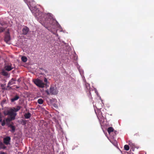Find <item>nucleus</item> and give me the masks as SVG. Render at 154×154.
<instances>
[{
	"mask_svg": "<svg viewBox=\"0 0 154 154\" xmlns=\"http://www.w3.org/2000/svg\"><path fill=\"white\" fill-rule=\"evenodd\" d=\"M20 109V106H18L16 108H14L13 109H10L7 112H4L5 115H8L10 116L9 118L6 119V121L7 122H8L14 119L16 115L15 112L18 111Z\"/></svg>",
	"mask_w": 154,
	"mask_h": 154,
	"instance_id": "1",
	"label": "nucleus"
},
{
	"mask_svg": "<svg viewBox=\"0 0 154 154\" xmlns=\"http://www.w3.org/2000/svg\"><path fill=\"white\" fill-rule=\"evenodd\" d=\"M46 93L48 94H56L58 93V91L55 87L51 86L50 88V91L48 90H47L45 91Z\"/></svg>",
	"mask_w": 154,
	"mask_h": 154,
	"instance_id": "2",
	"label": "nucleus"
},
{
	"mask_svg": "<svg viewBox=\"0 0 154 154\" xmlns=\"http://www.w3.org/2000/svg\"><path fill=\"white\" fill-rule=\"evenodd\" d=\"M34 83L39 87L43 88L45 87V84L42 80L38 79H37L33 80Z\"/></svg>",
	"mask_w": 154,
	"mask_h": 154,
	"instance_id": "3",
	"label": "nucleus"
},
{
	"mask_svg": "<svg viewBox=\"0 0 154 154\" xmlns=\"http://www.w3.org/2000/svg\"><path fill=\"white\" fill-rule=\"evenodd\" d=\"M10 140L11 138L10 137H5L4 139V143L6 145H8L9 144Z\"/></svg>",
	"mask_w": 154,
	"mask_h": 154,
	"instance_id": "4",
	"label": "nucleus"
},
{
	"mask_svg": "<svg viewBox=\"0 0 154 154\" xmlns=\"http://www.w3.org/2000/svg\"><path fill=\"white\" fill-rule=\"evenodd\" d=\"M13 68V67L10 65H6L5 67V70L8 71H10Z\"/></svg>",
	"mask_w": 154,
	"mask_h": 154,
	"instance_id": "5",
	"label": "nucleus"
},
{
	"mask_svg": "<svg viewBox=\"0 0 154 154\" xmlns=\"http://www.w3.org/2000/svg\"><path fill=\"white\" fill-rule=\"evenodd\" d=\"M29 31V29L26 27H24L22 29L23 34L24 35H26Z\"/></svg>",
	"mask_w": 154,
	"mask_h": 154,
	"instance_id": "6",
	"label": "nucleus"
},
{
	"mask_svg": "<svg viewBox=\"0 0 154 154\" xmlns=\"http://www.w3.org/2000/svg\"><path fill=\"white\" fill-rule=\"evenodd\" d=\"M10 39V38L9 33H7L6 35L5 38V41L8 43Z\"/></svg>",
	"mask_w": 154,
	"mask_h": 154,
	"instance_id": "7",
	"label": "nucleus"
},
{
	"mask_svg": "<svg viewBox=\"0 0 154 154\" xmlns=\"http://www.w3.org/2000/svg\"><path fill=\"white\" fill-rule=\"evenodd\" d=\"M15 80L14 79H12L9 82L8 84V87H9L10 85L14 84H15Z\"/></svg>",
	"mask_w": 154,
	"mask_h": 154,
	"instance_id": "8",
	"label": "nucleus"
},
{
	"mask_svg": "<svg viewBox=\"0 0 154 154\" xmlns=\"http://www.w3.org/2000/svg\"><path fill=\"white\" fill-rule=\"evenodd\" d=\"M30 10H31V11L32 12V13H34L35 14H36V16L37 15V14H36V12H35L36 8L35 7H34V8L32 7L31 8H30ZM37 10V9H36V11Z\"/></svg>",
	"mask_w": 154,
	"mask_h": 154,
	"instance_id": "9",
	"label": "nucleus"
},
{
	"mask_svg": "<svg viewBox=\"0 0 154 154\" xmlns=\"http://www.w3.org/2000/svg\"><path fill=\"white\" fill-rule=\"evenodd\" d=\"M19 98V97L18 96L16 95L11 99V101L12 102H13L14 101L17 100Z\"/></svg>",
	"mask_w": 154,
	"mask_h": 154,
	"instance_id": "10",
	"label": "nucleus"
},
{
	"mask_svg": "<svg viewBox=\"0 0 154 154\" xmlns=\"http://www.w3.org/2000/svg\"><path fill=\"white\" fill-rule=\"evenodd\" d=\"M24 116L26 119H29L31 116V114L29 113H27L25 114L24 115Z\"/></svg>",
	"mask_w": 154,
	"mask_h": 154,
	"instance_id": "11",
	"label": "nucleus"
},
{
	"mask_svg": "<svg viewBox=\"0 0 154 154\" xmlns=\"http://www.w3.org/2000/svg\"><path fill=\"white\" fill-rule=\"evenodd\" d=\"M113 131V128L111 127L109 128H108V130H107V131H108V133H109V134H110V133L111 132Z\"/></svg>",
	"mask_w": 154,
	"mask_h": 154,
	"instance_id": "12",
	"label": "nucleus"
},
{
	"mask_svg": "<svg viewBox=\"0 0 154 154\" xmlns=\"http://www.w3.org/2000/svg\"><path fill=\"white\" fill-rule=\"evenodd\" d=\"M5 28L2 24H0V32H3L4 30V29Z\"/></svg>",
	"mask_w": 154,
	"mask_h": 154,
	"instance_id": "13",
	"label": "nucleus"
},
{
	"mask_svg": "<svg viewBox=\"0 0 154 154\" xmlns=\"http://www.w3.org/2000/svg\"><path fill=\"white\" fill-rule=\"evenodd\" d=\"M2 117H0V123H1V124L2 126L5 125V122L4 121H2Z\"/></svg>",
	"mask_w": 154,
	"mask_h": 154,
	"instance_id": "14",
	"label": "nucleus"
},
{
	"mask_svg": "<svg viewBox=\"0 0 154 154\" xmlns=\"http://www.w3.org/2000/svg\"><path fill=\"white\" fill-rule=\"evenodd\" d=\"M21 60L23 62H25L27 61V59L26 57L23 56L21 57Z\"/></svg>",
	"mask_w": 154,
	"mask_h": 154,
	"instance_id": "15",
	"label": "nucleus"
},
{
	"mask_svg": "<svg viewBox=\"0 0 154 154\" xmlns=\"http://www.w3.org/2000/svg\"><path fill=\"white\" fill-rule=\"evenodd\" d=\"M43 102V101L42 99H39L38 100V102L39 104H42Z\"/></svg>",
	"mask_w": 154,
	"mask_h": 154,
	"instance_id": "16",
	"label": "nucleus"
},
{
	"mask_svg": "<svg viewBox=\"0 0 154 154\" xmlns=\"http://www.w3.org/2000/svg\"><path fill=\"white\" fill-rule=\"evenodd\" d=\"M6 148V147L3 143H1L0 144V148L1 149H5Z\"/></svg>",
	"mask_w": 154,
	"mask_h": 154,
	"instance_id": "17",
	"label": "nucleus"
},
{
	"mask_svg": "<svg viewBox=\"0 0 154 154\" xmlns=\"http://www.w3.org/2000/svg\"><path fill=\"white\" fill-rule=\"evenodd\" d=\"M46 16L47 17H49V18H50L51 19V20L52 19V15L51 14H48L46 15Z\"/></svg>",
	"mask_w": 154,
	"mask_h": 154,
	"instance_id": "18",
	"label": "nucleus"
},
{
	"mask_svg": "<svg viewBox=\"0 0 154 154\" xmlns=\"http://www.w3.org/2000/svg\"><path fill=\"white\" fill-rule=\"evenodd\" d=\"M124 148L126 150H129V146L128 145H125V146H124Z\"/></svg>",
	"mask_w": 154,
	"mask_h": 154,
	"instance_id": "19",
	"label": "nucleus"
},
{
	"mask_svg": "<svg viewBox=\"0 0 154 154\" xmlns=\"http://www.w3.org/2000/svg\"><path fill=\"white\" fill-rule=\"evenodd\" d=\"M10 127H11V131L12 132H14L15 130V128L14 127L11 125H10Z\"/></svg>",
	"mask_w": 154,
	"mask_h": 154,
	"instance_id": "20",
	"label": "nucleus"
},
{
	"mask_svg": "<svg viewBox=\"0 0 154 154\" xmlns=\"http://www.w3.org/2000/svg\"><path fill=\"white\" fill-rule=\"evenodd\" d=\"M2 74L4 75L7 76L8 75V73L7 72H5L4 70H3L2 72Z\"/></svg>",
	"mask_w": 154,
	"mask_h": 154,
	"instance_id": "21",
	"label": "nucleus"
},
{
	"mask_svg": "<svg viewBox=\"0 0 154 154\" xmlns=\"http://www.w3.org/2000/svg\"><path fill=\"white\" fill-rule=\"evenodd\" d=\"M44 81L45 83V85H48V84H47V79L46 78H45L44 79Z\"/></svg>",
	"mask_w": 154,
	"mask_h": 154,
	"instance_id": "22",
	"label": "nucleus"
},
{
	"mask_svg": "<svg viewBox=\"0 0 154 154\" xmlns=\"http://www.w3.org/2000/svg\"><path fill=\"white\" fill-rule=\"evenodd\" d=\"M0 154H7L6 152H4L2 151H0Z\"/></svg>",
	"mask_w": 154,
	"mask_h": 154,
	"instance_id": "23",
	"label": "nucleus"
},
{
	"mask_svg": "<svg viewBox=\"0 0 154 154\" xmlns=\"http://www.w3.org/2000/svg\"><path fill=\"white\" fill-rule=\"evenodd\" d=\"M54 106L56 108H57L58 107L57 104H54Z\"/></svg>",
	"mask_w": 154,
	"mask_h": 154,
	"instance_id": "24",
	"label": "nucleus"
},
{
	"mask_svg": "<svg viewBox=\"0 0 154 154\" xmlns=\"http://www.w3.org/2000/svg\"><path fill=\"white\" fill-rule=\"evenodd\" d=\"M26 1H27V2H29L30 3V5L31 7L32 6V5L31 3V2L30 1L28 0H26Z\"/></svg>",
	"mask_w": 154,
	"mask_h": 154,
	"instance_id": "25",
	"label": "nucleus"
},
{
	"mask_svg": "<svg viewBox=\"0 0 154 154\" xmlns=\"http://www.w3.org/2000/svg\"><path fill=\"white\" fill-rule=\"evenodd\" d=\"M95 93H96L97 94V95H98V94L97 92V90H96L95 91Z\"/></svg>",
	"mask_w": 154,
	"mask_h": 154,
	"instance_id": "26",
	"label": "nucleus"
},
{
	"mask_svg": "<svg viewBox=\"0 0 154 154\" xmlns=\"http://www.w3.org/2000/svg\"><path fill=\"white\" fill-rule=\"evenodd\" d=\"M18 81L19 82V79H18Z\"/></svg>",
	"mask_w": 154,
	"mask_h": 154,
	"instance_id": "27",
	"label": "nucleus"
},
{
	"mask_svg": "<svg viewBox=\"0 0 154 154\" xmlns=\"http://www.w3.org/2000/svg\"><path fill=\"white\" fill-rule=\"evenodd\" d=\"M100 113V114H98L99 116V115H100V114H101Z\"/></svg>",
	"mask_w": 154,
	"mask_h": 154,
	"instance_id": "28",
	"label": "nucleus"
}]
</instances>
